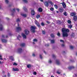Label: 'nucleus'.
<instances>
[{"label": "nucleus", "mask_w": 77, "mask_h": 77, "mask_svg": "<svg viewBox=\"0 0 77 77\" xmlns=\"http://www.w3.org/2000/svg\"><path fill=\"white\" fill-rule=\"evenodd\" d=\"M62 30V32H63V37H65L68 36V33H67V32H69V29H66L65 28H63Z\"/></svg>", "instance_id": "obj_1"}, {"label": "nucleus", "mask_w": 77, "mask_h": 77, "mask_svg": "<svg viewBox=\"0 0 77 77\" xmlns=\"http://www.w3.org/2000/svg\"><path fill=\"white\" fill-rule=\"evenodd\" d=\"M36 29V28L35 26H32L30 28L31 31L32 33H35L36 32V31H35Z\"/></svg>", "instance_id": "obj_2"}, {"label": "nucleus", "mask_w": 77, "mask_h": 77, "mask_svg": "<svg viewBox=\"0 0 77 77\" xmlns=\"http://www.w3.org/2000/svg\"><path fill=\"white\" fill-rule=\"evenodd\" d=\"M35 24L38 26V27L39 28L41 27V26H40V25H39V23L38 21H37V20H35Z\"/></svg>", "instance_id": "obj_3"}, {"label": "nucleus", "mask_w": 77, "mask_h": 77, "mask_svg": "<svg viewBox=\"0 0 77 77\" xmlns=\"http://www.w3.org/2000/svg\"><path fill=\"white\" fill-rule=\"evenodd\" d=\"M23 51V50H22V49L21 48H18L17 50V52L18 53H21Z\"/></svg>", "instance_id": "obj_4"}, {"label": "nucleus", "mask_w": 77, "mask_h": 77, "mask_svg": "<svg viewBox=\"0 0 77 77\" xmlns=\"http://www.w3.org/2000/svg\"><path fill=\"white\" fill-rule=\"evenodd\" d=\"M64 9H63V8H60L59 10V11L60 12H61L62 13V12H63V10Z\"/></svg>", "instance_id": "obj_5"}, {"label": "nucleus", "mask_w": 77, "mask_h": 77, "mask_svg": "<svg viewBox=\"0 0 77 77\" xmlns=\"http://www.w3.org/2000/svg\"><path fill=\"white\" fill-rule=\"evenodd\" d=\"M35 12L34 11V10H31V14L32 15H35Z\"/></svg>", "instance_id": "obj_6"}, {"label": "nucleus", "mask_w": 77, "mask_h": 77, "mask_svg": "<svg viewBox=\"0 0 77 77\" xmlns=\"http://www.w3.org/2000/svg\"><path fill=\"white\" fill-rule=\"evenodd\" d=\"M22 35L23 36V39H26V38H27L26 35H25V34L24 33H22Z\"/></svg>", "instance_id": "obj_7"}, {"label": "nucleus", "mask_w": 77, "mask_h": 77, "mask_svg": "<svg viewBox=\"0 0 77 77\" xmlns=\"http://www.w3.org/2000/svg\"><path fill=\"white\" fill-rule=\"evenodd\" d=\"M44 5L45 6H46V7H48V6H49V4H48V2H45Z\"/></svg>", "instance_id": "obj_8"}, {"label": "nucleus", "mask_w": 77, "mask_h": 77, "mask_svg": "<svg viewBox=\"0 0 77 77\" xmlns=\"http://www.w3.org/2000/svg\"><path fill=\"white\" fill-rule=\"evenodd\" d=\"M3 26L2 24H0V30L1 31H2L3 30Z\"/></svg>", "instance_id": "obj_9"}, {"label": "nucleus", "mask_w": 77, "mask_h": 77, "mask_svg": "<svg viewBox=\"0 0 77 77\" xmlns=\"http://www.w3.org/2000/svg\"><path fill=\"white\" fill-rule=\"evenodd\" d=\"M73 19L74 21H76L77 20V17L76 16H74L73 17Z\"/></svg>", "instance_id": "obj_10"}, {"label": "nucleus", "mask_w": 77, "mask_h": 77, "mask_svg": "<svg viewBox=\"0 0 77 77\" xmlns=\"http://www.w3.org/2000/svg\"><path fill=\"white\" fill-rule=\"evenodd\" d=\"M25 33L26 35H28L29 33V31L28 30L26 29L25 30Z\"/></svg>", "instance_id": "obj_11"}, {"label": "nucleus", "mask_w": 77, "mask_h": 77, "mask_svg": "<svg viewBox=\"0 0 77 77\" xmlns=\"http://www.w3.org/2000/svg\"><path fill=\"white\" fill-rule=\"evenodd\" d=\"M13 71H19V69L17 68H13Z\"/></svg>", "instance_id": "obj_12"}, {"label": "nucleus", "mask_w": 77, "mask_h": 77, "mask_svg": "<svg viewBox=\"0 0 77 77\" xmlns=\"http://www.w3.org/2000/svg\"><path fill=\"white\" fill-rule=\"evenodd\" d=\"M16 30L17 31H20L21 30V27H18L16 28Z\"/></svg>", "instance_id": "obj_13"}, {"label": "nucleus", "mask_w": 77, "mask_h": 77, "mask_svg": "<svg viewBox=\"0 0 77 77\" xmlns=\"http://www.w3.org/2000/svg\"><path fill=\"white\" fill-rule=\"evenodd\" d=\"M56 63L57 65H60V63L59 60H56Z\"/></svg>", "instance_id": "obj_14"}, {"label": "nucleus", "mask_w": 77, "mask_h": 77, "mask_svg": "<svg viewBox=\"0 0 77 77\" xmlns=\"http://www.w3.org/2000/svg\"><path fill=\"white\" fill-rule=\"evenodd\" d=\"M69 69V70H71V69H74V67L73 66H71L68 67Z\"/></svg>", "instance_id": "obj_15"}, {"label": "nucleus", "mask_w": 77, "mask_h": 77, "mask_svg": "<svg viewBox=\"0 0 77 77\" xmlns=\"http://www.w3.org/2000/svg\"><path fill=\"white\" fill-rule=\"evenodd\" d=\"M75 13H74V12H72V13H71L70 14V15L72 16V17L73 16H75Z\"/></svg>", "instance_id": "obj_16"}, {"label": "nucleus", "mask_w": 77, "mask_h": 77, "mask_svg": "<svg viewBox=\"0 0 77 77\" xmlns=\"http://www.w3.org/2000/svg\"><path fill=\"white\" fill-rule=\"evenodd\" d=\"M38 11L40 12H42V8H38Z\"/></svg>", "instance_id": "obj_17"}, {"label": "nucleus", "mask_w": 77, "mask_h": 77, "mask_svg": "<svg viewBox=\"0 0 77 77\" xmlns=\"http://www.w3.org/2000/svg\"><path fill=\"white\" fill-rule=\"evenodd\" d=\"M10 58L11 60H12V61H14V57H13L12 56H10Z\"/></svg>", "instance_id": "obj_18"}, {"label": "nucleus", "mask_w": 77, "mask_h": 77, "mask_svg": "<svg viewBox=\"0 0 77 77\" xmlns=\"http://www.w3.org/2000/svg\"><path fill=\"white\" fill-rule=\"evenodd\" d=\"M2 41L3 42H4L5 43L6 42H7L8 40L5 39H2Z\"/></svg>", "instance_id": "obj_19"}, {"label": "nucleus", "mask_w": 77, "mask_h": 77, "mask_svg": "<svg viewBox=\"0 0 77 77\" xmlns=\"http://www.w3.org/2000/svg\"><path fill=\"white\" fill-rule=\"evenodd\" d=\"M51 36L52 38H55V35L53 34H52L51 35Z\"/></svg>", "instance_id": "obj_20"}, {"label": "nucleus", "mask_w": 77, "mask_h": 77, "mask_svg": "<svg viewBox=\"0 0 77 77\" xmlns=\"http://www.w3.org/2000/svg\"><path fill=\"white\" fill-rule=\"evenodd\" d=\"M62 6H63V8H66V5L65 4V3H63L62 4Z\"/></svg>", "instance_id": "obj_21"}, {"label": "nucleus", "mask_w": 77, "mask_h": 77, "mask_svg": "<svg viewBox=\"0 0 77 77\" xmlns=\"http://www.w3.org/2000/svg\"><path fill=\"white\" fill-rule=\"evenodd\" d=\"M21 15L22 16H23V17H27V15L26 14H22Z\"/></svg>", "instance_id": "obj_22"}, {"label": "nucleus", "mask_w": 77, "mask_h": 77, "mask_svg": "<svg viewBox=\"0 0 77 77\" xmlns=\"http://www.w3.org/2000/svg\"><path fill=\"white\" fill-rule=\"evenodd\" d=\"M20 46H21V47H24V46H25V43H21L20 45Z\"/></svg>", "instance_id": "obj_23"}, {"label": "nucleus", "mask_w": 77, "mask_h": 77, "mask_svg": "<svg viewBox=\"0 0 77 77\" xmlns=\"http://www.w3.org/2000/svg\"><path fill=\"white\" fill-rule=\"evenodd\" d=\"M16 21L17 23L20 22V20L19 19H17L16 20Z\"/></svg>", "instance_id": "obj_24"}, {"label": "nucleus", "mask_w": 77, "mask_h": 77, "mask_svg": "<svg viewBox=\"0 0 77 77\" xmlns=\"http://www.w3.org/2000/svg\"><path fill=\"white\" fill-rule=\"evenodd\" d=\"M27 68H30V67H31V65L28 64V65H27Z\"/></svg>", "instance_id": "obj_25"}, {"label": "nucleus", "mask_w": 77, "mask_h": 77, "mask_svg": "<svg viewBox=\"0 0 77 77\" xmlns=\"http://www.w3.org/2000/svg\"><path fill=\"white\" fill-rule=\"evenodd\" d=\"M63 14L64 15H65V16H67V15H68V14H67V13H66V12H65L63 13Z\"/></svg>", "instance_id": "obj_26"}, {"label": "nucleus", "mask_w": 77, "mask_h": 77, "mask_svg": "<svg viewBox=\"0 0 77 77\" xmlns=\"http://www.w3.org/2000/svg\"><path fill=\"white\" fill-rule=\"evenodd\" d=\"M51 42L52 44H54V40H51Z\"/></svg>", "instance_id": "obj_27"}, {"label": "nucleus", "mask_w": 77, "mask_h": 77, "mask_svg": "<svg viewBox=\"0 0 77 77\" xmlns=\"http://www.w3.org/2000/svg\"><path fill=\"white\" fill-rule=\"evenodd\" d=\"M23 9H24V11H25L26 12H27V9H26V7H23Z\"/></svg>", "instance_id": "obj_28"}, {"label": "nucleus", "mask_w": 77, "mask_h": 77, "mask_svg": "<svg viewBox=\"0 0 77 77\" xmlns=\"http://www.w3.org/2000/svg\"><path fill=\"white\" fill-rule=\"evenodd\" d=\"M72 26L71 25H68V27L69 28H70V29H71V28H72Z\"/></svg>", "instance_id": "obj_29"}, {"label": "nucleus", "mask_w": 77, "mask_h": 77, "mask_svg": "<svg viewBox=\"0 0 77 77\" xmlns=\"http://www.w3.org/2000/svg\"><path fill=\"white\" fill-rule=\"evenodd\" d=\"M40 17V15H38L37 16H36V18H37L38 19Z\"/></svg>", "instance_id": "obj_30"}, {"label": "nucleus", "mask_w": 77, "mask_h": 77, "mask_svg": "<svg viewBox=\"0 0 77 77\" xmlns=\"http://www.w3.org/2000/svg\"><path fill=\"white\" fill-rule=\"evenodd\" d=\"M74 36H75V34L74 33H72V34L71 36L72 37H74Z\"/></svg>", "instance_id": "obj_31"}, {"label": "nucleus", "mask_w": 77, "mask_h": 77, "mask_svg": "<svg viewBox=\"0 0 77 77\" xmlns=\"http://www.w3.org/2000/svg\"><path fill=\"white\" fill-rule=\"evenodd\" d=\"M20 38H21V36L20 35H18V37H17V38L18 39H19V40H20Z\"/></svg>", "instance_id": "obj_32"}, {"label": "nucleus", "mask_w": 77, "mask_h": 77, "mask_svg": "<svg viewBox=\"0 0 77 77\" xmlns=\"http://www.w3.org/2000/svg\"><path fill=\"white\" fill-rule=\"evenodd\" d=\"M23 1L24 2V3H27V0H23Z\"/></svg>", "instance_id": "obj_33"}, {"label": "nucleus", "mask_w": 77, "mask_h": 77, "mask_svg": "<svg viewBox=\"0 0 77 77\" xmlns=\"http://www.w3.org/2000/svg\"><path fill=\"white\" fill-rule=\"evenodd\" d=\"M67 22L69 24H71V21L70 20H68L67 21Z\"/></svg>", "instance_id": "obj_34"}, {"label": "nucleus", "mask_w": 77, "mask_h": 77, "mask_svg": "<svg viewBox=\"0 0 77 77\" xmlns=\"http://www.w3.org/2000/svg\"><path fill=\"white\" fill-rule=\"evenodd\" d=\"M7 75L8 77H11V75L10 74V73H8L7 74Z\"/></svg>", "instance_id": "obj_35"}, {"label": "nucleus", "mask_w": 77, "mask_h": 77, "mask_svg": "<svg viewBox=\"0 0 77 77\" xmlns=\"http://www.w3.org/2000/svg\"><path fill=\"white\" fill-rule=\"evenodd\" d=\"M41 24L42 26H44L45 25V24H44L43 22L42 23H41Z\"/></svg>", "instance_id": "obj_36"}, {"label": "nucleus", "mask_w": 77, "mask_h": 77, "mask_svg": "<svg viewBox=\"0 0 77 77\" xmlns=\"http://www.w3.org/2000/svg\"><path fill=\"white\" fill-rule=\"evenodd\" d=\"M33 41L34 42H37V41H38V40L36 39H33Z\"/></svg>", "instance_id": "obj_37"}, {"label": "nucleus", "mask_w": 77, "mask_h": 77, "mask_svg": "<svg viewBox=\"0 0 77 77\" xmlns=\"http://www.w3.org/2000/svg\"><path fill=\"white\" fill-rule=\"evenodd\" d=\"M42 33L43 34V35H45V32L44 31H42Z\"/></svg>", "instance_id": "obj_38"}, {"label": "nucleus", "mask_w": 77, "mask_h": 77, "mask_svg": "<svg viewBox=\"0 0 77 77\" xmlns=\"http://www.w3.org/2000/svg\"><path fill=\"white\" fill-rule=\"evenodd\" d=\"M54 6L56 9H57V6L56 5H54Z\"/></svg>", "instance_id": "obj_39"}, {"label": "nucleus", "mask_w": 77, "mask_h": 77, "mask_svg": "<svg viewBox=\"0 0 77 77\" xmlns=\"http://www.w3.org/2000/svg\"><path fill=\"white\" fill-rule=\"evenodd\" d=\"M52 57H53V58H55V57H56V55H55L54 54H53L52 55Z\"/></svg>", "instance_id": "obj_40"}, {"label": "nucleus", "mask_w": 77, "mask_h": 77, "mask_svg": "<svg viewBox=\"0 0 77 77\" xmlns=\"http://www.w3.org/2000/svg\"><path fill=\"white\" fill-rule=\"evenodd\" d=\"M49 63H51V60H50L48 61Z\"/></svg>", "instance_id": "obj_41"}, {"label": "nucleus", "mask_w": 77, "mask_h": 77, "mask_svg": "<svg viewBox=\"0 0 77 77\" xmlns=\"http://www.w3.org/2000/svg\"><path fill=\"white\" fill-rule=\"evenodd\" d=\"M50 10H51V11H53V10H54V8H50Z\"/></svg>", "instance_id": "obj_42"}, {"label": "nucleus", "mask_w": 77, "mask_h": 77, "mask_svg": "<svg viewBox=\"0 0 77 77\" xmlns=\"http://www.w3.org/2000/svg\"><path fill=\"white\" fill-rule=\"evenodd\" d=\"M12 11L13 12H15V8L13 9Z\"/></svg>", "instance_id": "obj_43"}, {"label": "nucleus", "mask_w": 77, "mask_h": 77, "mask_svg": "<svg viewBox=\"0 0 77 77\" xmlns=\"http://www.w3.org/2000/svg\"><path fill=\"white\" fill-rule=\"evenodd\" d=\"M70 48L71 49H72L73 48V46H70Z\"/></svg>", "instance_id": "obj_44"}, {"label": "nucleus", "mask_w": 77, "mask_h": 77, "mask_svg": "<svg viewBox=\"0 0 77 77\" xmlns=\"http://www.w3.org/2000/svg\"><path fill=\"white\" fill-rule=\"evenodd\" d=\"M47 2H48V3H51V1L49 0Z\"/></svg>", "instance_id": "obj_45"}, {"label": "nucleus", "mask_w": 77, "mask_h": 77, "mask_svg": "<svg viewBox=\"0 0 77 77\" xmlns=\"http://www.w3.org/2000/svg\"><path fill=\"white\" fill-rule=\"evenodd\" d=\"M57 35L58 36H60V34L59 32H58V33L57 34Z\"/></svg>", "instance_id": "obj_46"}, {"label": "nucleus", "mask_w": 77, "mask_h": 77, "mask_svg": "<svg viewBox=\"0 0 77 77\" xmlns=\"http://www.w3.org/2000/svg\"><path fill=\"white\" fill-rule=\"evenodd\" d=\"M5 2L6 3H8V0H5Z\"/></svg>", "instance_id": "obj_47"}, {"label": "nucleus", "mask_w": 77, "mask_h": 77, "mask_svg": "<svg viewBox=\"0 0 77 77\" xmlns=\"http://www.w3.org/2000/svg\"><path fill=\"white\" fill-rule=\"evenodd\" d=\"M57 74H60V72H59L58 71H57Z\"/></svg>", "instance_id": "obj_48"}, {"label": "nucleus", "mask_w": 77, "mask_h": 77, "mask_svg": "<svg viewBox=\"0 0 77 77\" xmlns=\"http://www.w3.org/2000/svg\"><path fill=\"white\" fill-rule=\"evenodd\" d=\"M60 42H63V43L64 42V41H63V40H60Z\"/></svg>", "instance_id": "obj_49"}, {"label": "nucleus", "mask_w": 77, "mask_h": 77, "mask_svg": "<svg viewBox=\"0 0 77 77\" xmlns=\"http://www.w3.org/2000/svg\"><path fill=\"white\" fill-rule=\"evenodd\" d=\"M13 65H17V64L16 63H14L13 64Z\"/></svg>", "instance_id": "obj_50"}, {"label": "nucleus", "mask_w": 77, "mask_h": 77, "mask_svg": "<svg viewBox=\"0 0 77 77\" xmlns=\"http://www.w3.org/2000/svg\"><path fill=\"white\" fill-rule=\"evenodd\" d=\"M33 74H34V75H36V72H33Z\"/></svg>", "instance_id": "obj_51"}, {"label": "nucleus", "mask_w": 77, "mask_h": 77, "mask_svg": "<svg viewBox=\"0 0 77 77\" xmlns=\"http://www.w3.org/2000/svg\"><path fill=\"white\" fill-rule=\"evenodd\" d=\"M40 59H42V57L41 55H40Z\"/></svg>", "instance_id": "obj_52"}, {"label": "nucleus", "mask_w": 77, "mask_h": 77, "mask_svg": "<svg viewBox=\"0 0 77 77\" xmlns=\"http://www.w3.org/2000/svg\"><path fill=\"white\" fill-rule=\"evenodd\" d=\"M50 4L52 5H54V4H53V3H52V2H51Z\"/></svg>", "instance_id": "obj_53"}, {"label": "nucleus", "mask_w": 77, "mask_h": 77, "mask_svg": "<svg viewBox=\"0 0 77 77\" xmlns=\"http://www.w3.org/2000/svg\"><path fill=\"white\" fill-rule=\"evenodd\" d=\"M2 38H5V35H2Z\"/></svg>", "instance_id": "obj_54"}, {"label": "nucleus", "mask_w": 77, "mask_h": 77, "mask_svg": "<svg viewBox=\"0 0 77 77\" xmlns=\"http://www.w3.org/2000/svg\"><path fill=\"white\" fill-rule=\"evenodd\" d=\"M62 47H65V45H64V44H62Z\"/></svg>", "instance_id": "obj_55"}, {"label": "nucleus", "mask_w": 77, "mask_h": 77, "mask_svg": "<svg viewBox=\"0 0 77 77\" xmlns=\"http://www.w3.org/2000/svg\"><path fill=\"white\" fill-rule=\"evenodd\" d=\"M45 45L47 47H48V46H49V45H48V44H46Z\"/></svg>", "instance_id": "obj_56"}, {"label": "nucleus", "mask_w": 77, "mask_h": 77, "mask_svg": "<svg viewBox=\"0 0 77 77\" xmlns=\"http://www.w3.org/2000/svg\"><path fill=\"white\" fill-rule=\"evenodd\" d=\"M46 23H48V24H50V22L48 21H47L46 22Z\"/></svg>", "instance_id": "obj_57"}, {"label": "nucleus", "mask_w": 77, "mask_h": 77, "mask_svg": "<svg viewBox=\"0 0 77 77\" xmlns=\"http://www.w3.org/2000/svg\"><path fill=\"white\" fill-rule=\"evenodd\" d=\"M16 10H17V11H18L19 12V11H20V10H19V9H16Z\"/></svg>", "instance_id": "obj_58"}, {"label": "nucleus", "mask_w": 77, "mask_h": 77, "mask_svg": "<svg viewBox=\"0 0 77 77\" xmlns=\"http://www.w3.org/2000/svg\"><path fill=\"white\" fill-rule=\"evenodd\" d=\"M32 56H33L34 57H35V54H32Z\"/></svg>", "instance_id": "obj_59"}, {"label": "nucleus", "mask_w": 77, "mask_h": 77, "mask_svg": "<svg viewBox=\"0 0 77 77\" xmlns=\"http://www.w3.org/2000/svg\"><path fill=\"white\" fill-rule=\"evenodd\" d=\"M0 60H3V58H2V57H0Z\"/></svg>", "instance_id": "obj_60"}, {"label": "nucleus", "mask_w": 77, "mask_h": 77, "mask_svg": "<svg viewBox=\"0 0 77 77\" xmlns=\"http://www.w3.org/2000/svg\"><path fill=\"white\" fill-rule=\"evenodd\" d=\"M40 1L42 2H43V0H40Z\"/></svg>", "instance_id": "obj_61"}, {"label": "nucleus", "mask_w": 77, "mask_h": 77, "mask_svg": "<svg viewBox=\"0 0 77 77\" xmlns=\"http://www.w3.org/2000/svg\"><path fill=\"white\" fill-rule=\"evenodd\" d=\"M6 19L7 20H9V18L7 17L6 18Z\"/></svg>", "instance_id": "obj_62"}, {"label": "nucleus", "mask_w": 77, "mask_h": 77, "mask_svg": "<svg viewBox=\"0 0 77 77\" xmlns=\"http://www.w3.org/2000/svg\"><path fill=\"white\" fill-rule=\"evenodd\" d=\"M2 57V55L0 54V57Z\"/></svg>", "instance_id": "obj_63"}, {"label": "nucleus", "mask_w": 77, "mask_h": 77, "mask_svg": "<svg viewBox=\"0 0 77 77\" xmlns=\"http://www.w3.org/2000/svg\"><path fill=\"white\" fill-rule=\"evenodd\" d=\"M57 14H59V11H57Z\"/></svg>", "instance_id": "obj_64"}]
</instances>
